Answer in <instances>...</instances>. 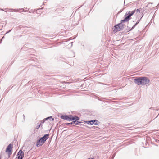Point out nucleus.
Masks as SVG:
<instances>
[{"label": "nucleus", "mask_w": 159, "mask_h": 159, "mask_svg": "<svg viewBox=\"0 0 159 159\" xmlns=\"http://www.w3.org/2000/svg\"><path fill=\"white\" fill-rule=\"evenodd\" d=\"M134 82L137 84L144 85L148 84L150 80L147 77H139L137 79H135Z\"/></svg>", "instance_id": "obj_1"}, {"label": "nucleus", "mask_w": 159, "mask_h": 159, "mask_svg": "<svg viewBox=\"0 0 159 159\" xmlns=\"http://www.w3.org/2000/svg\"><path fill=\"white\" fill-rule=\"evenodd\" d=\"M13 147V145L10 144L6 148L5 152L2 154V156H3L4 158L7 159L9 158L12 152Z\"/></svg>", "instance_id": "obj_2"}, {"label": "nucleus", "mask_w": 159, "mask_h": 159, "mask_svg": "<svg viewBox=\"0 0 159 159\" xmlns=\"http://www.w3.org/2000/svg\"><path fill=\"white\" fill-rule=\"evenodd\" d=\"M49 135L46 134L43 137L41 138L36 143V146L39 147L43 145L47 139L49 137Z\"/></svg>", "instance_id": "obj_3"}, {"label": "nucleus", "mask_w": 159, "mask_h": 159, "mask_svg": "<svg viewBox=\"0 0 159 159\" xmlns=\"http://www.w3.org/2000/svg\"><path fill=\"white\" fill-rule=\"evenodd\" d=\"M137 12L139 13H140V11L139 9H135L134 11H129V13L127 14L128 15L123 20H121L122 22H124L126 21H128L130 19V17L133 15L134 13L136 12Z\"/></svg>", "instance_id": "obj_4"}, {"label": "nucleus", "mask_w": 159, "mask_h": 159, "mask_svg": "<svg viewBox=\"0 0 159 159\" xmlns=\"http://www.w3.org/2000/svg\"><path fill=\"white\" fill-rule=\"evenodd\" d=\"M117 24L114 27V29L113 30L114 33H116L117 31H120L124 28V25L122 24L123 22Z\"/></svg>", "instance_id": "obj_5"}, {"label": "nucleus", "mask_w": 159, "mask_h": 159, "mask_svg": "<svg viewBox=\"0 0 159 159\" xmlns=\"http://www.w3.org/2000/svg\"><path fill=\"white\" fill-rule=\"evenodd\" d=\"M70 120H73V122L75 124H78V121H77V120H79V118L77 116L73 117L72 116L70 115Z\"/></svg>", "instance_id": "obj_6"}, {"label": "nucleus", "mask_w": 159, "mask_h": 159, "mask_svg": "<svg viewBox=\"0 0 159 159\" xmlns=\"http://www.w3.org/2000/svg\"><path fill=\"white\" fill-rule=\"evenodd\" d=\"M17 156L18 157V159H22L24 157V153L21 150H20L18 153Z\"/></svg>", "instance_id": "obj_7"}, {"label": "nucleus", "mask_w": 159, "mask_h": 159, "mask_svg": "<svg viewBox=\"0 0 159 159\" xmlns=\"http://www.w3.org/2000/svg\"><path fill=\"white\" fill-rule=\"evenodd\" d=\"M70 115L67 116L66 115H62L61 116V118L64 120H70Z\"/></svg>", "instance_id": "obj_8"}, {"label": "nucleus", "mask_w": 159, "mask_h": 159, "mask_svg": "<svg viewBox=\"0 0 159 159\" xmlns=\"http://www.w3.org/2000/svg\"><path fill=\"white\" fill-rule=\"evenodd\" d=\"M97 121L96 120H93L90 121V124L91 125H92L93 124H98L97 123Z\"/></svg>", "instance_id": "obj_9"}, {"label": "nucleus", "mask_w": 159, "mask_h": 159, "mask_svg": "<svg viewBox=\"0 0 159 159\" xmlns=\"http://www.w3.org/2000/svg\"><path fill=\"white\" fill-rule=\"evenodd\" d=\"M51 118V117H48V118H46V119H44L42 121H41V122H42L43 123L45 120H47V119H49V118Z\"/></svg>", "instance_id": "obj_10"}, {"label": "nucleus", "mask_w": 159, "mask_h": 159, "mask_svg": "<svg viewBox=\"0 0 159 159\" xmlns=\"http://www.w3.org/2000/svg\"><path fill=\"white\" fill-rule=\"evenodd\" d=\"M40 126V123H39L38 124V126H37L36 127V128L38 129V128H39V127Z\"/></svg>", "instance_id": "obj_11"}, {"label": "nucleus", "mask_w": 159, "mask_h": 159, "mask_svg": "<svg viewBox=\"0 0 159 159\" xmlns=\"http://www.w3.org/2000/svg\"><path fill=\"white\" fill-rule=\"evenodd\" d=\"M87 124L90 123V121H88L85 122Z\"/></svg>", "instance_id": "obj_12"}, {"label": "nucleus", "mask_w": 159, "mask_h": 159, "mask_svg": "<svg viewBox=\"0 0 159 159\" xmlns=\"http://www.w3.org/2000/svg\"><path fill=\"white\" fill-rule=\"evenodd\" d=\"M72 124H73V123H69L68 124H70V125H71Z\"/></svg>", "instance_id": "obj_13"}, {"label": "nucleus", "mask_w": 159, "mask_h": 159, "mask_svg": "<svg viewBox=\"0 0 159 159\" xmlns=\"http://www.w3.org/2000/svg\"><path fill=\"white\" fill-rule=\"evenodd\" d=\"M139 21L138 22H137L136 24H137L138 23H139Z\"/></svg>", "instance_id": "obj_14"}, {"label": "nucleus", "mask_w": 159, "mask_h": 159, "mask_svg": "<svg viewBox=\"0 0 159 159\" xmlns=\"http://www.w3.org/2000/svg\"><path fill=\"white\" fill-rule=\"evenodd\" d=\"M52 120H54L53 118H52Z\"/></svg>", "instance_id": "obj_15"}]
</instances>
